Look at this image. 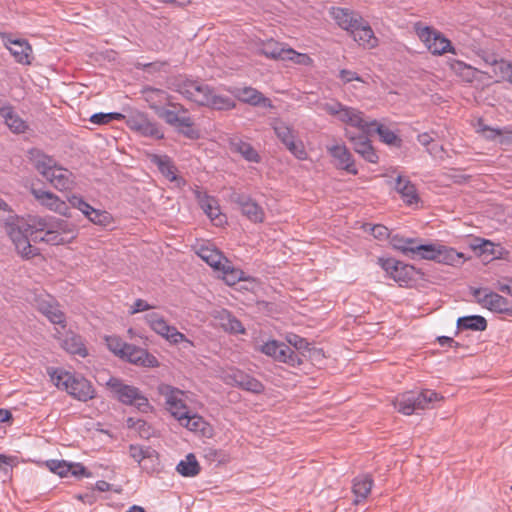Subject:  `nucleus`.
Wrapping results in <instances>:
<instances>
[{
    "label": "nucleus",
    "instance_id": "nucleus-1",
    "mask_svg": "<svg viewBox=\"0 0 512 512\" xmlns=\"http://www.w3.org/2000/svg\"><path fill=\"white\" fill-rule=\"evenodd\" d=\"M175 90L187 100L199 106H206L215 110H230L235 102L227 96L217 94L208 84L192 79H178Z\"/></svg>",
    "mask_w": 512,
    "mask_h": 512
},
{
    "label": "nucleus",
    "instance_id": "nucleus-2",
    "mask_svg": "<svg viewBox=\"0 0 512 512\" xmlns=\"http://www.w3.org/2000/svg\"><path fill=\"white\" fill-rule=\"evenodd\" d=\"M35 227L34 239H40L51 245L70 243L77 236L74 224L56 217L38 218L35 220Z\"/></svg>",
    "mask_w": 512,
    "mask_h": 512
},
{
    "label": "nucleus",
    "instance_id": "nucleus-3",
    "mask_svg": "<svg viewBox=\"0 0 512 512\" xmlns=\"http://www.w3.org/2000/svg\"><path fill=\"white\" fill-rule=\"evenodd\" d=\"M49 375L57 388L65 390L79 401L87 402L95 397L91 382L79 374L63 369H53L49 371Z\"/></svg>",
    "mask_w": 512,
    "mask_h": 512
},
{
    "label": "nucleus",
    "instance_id": "nucleus-4",
    "mask_svg": "<svg viewBox=\"0 0 512 512\" xmlns=\"http://www.w3.org/2000/svg\"><path fill=\"white\" fill-rule=\"evenodd\" d=\"M322 108L326 113L336 117L340 122L357 128L359 132H372L374 126L377 124L376 120L366 119L364 113L357 108L343 105L338 101L325 103Z\"/></svg>",
    "mask_w": 512,
    "mask_h": 512
},
{
    "label": "nucleus",
    "instance_id": "nucleus-5",
    "mask_svg": "<svg viewBox=\"0 0 512 512\" xmlns=\"http://www.w3.org/2000/svg\"><path fill=\"white\" fill-rule=\"evenodd\" d=\"M440 396L433 390L424 389L420 392L408 391L396 397L394 407L404 415H411L417 410L432 408L435 401L441 400Z\"/></svg>",
    "mask_w": 512,
    "mask_h": 512
},
{
    "label": "nucleus",
    "instance_id": "nucleus-6",
    "mask_svg": "<svg viewBox=\"0 0 512 512\" xmlns=\"http://www.w3.org/2000/svg\"><path fill=\"white\" fill-rule=\"evenodd\" d=\"M107 386L121 403L133 405L142 412H148L151 409L148 398L137 387L124 384L115 377L109 378Z\"/></svg>",
    "mask_w": 512,
    "mask_h": 512
},
{
    "label": "nucleus",
    "instance_id": "nucleus-7",
    "mask_svg": "<svg viewBox=\"0 0 512 512\" xmlns=\"http://www.w3.org/2000/svg\"><path fill=\"white\" fill-rule=\"evenodd\" d=\"M415 31L427 49L434 55H442L446 52L455 53L449 39L436 29L423 26L420 22L416 23Z\"/></svg>",
    "mask_w": 512,
    "mask_h": 512
},
{
    "label": "nucleus",
    "instance_id": "nucleus-8",
    "mask_svg": "<svg viewBox=\"0 0 512 512\" xmlns=\"http://www.w3.org/2000/svg\"><path fill=\"white\" fill-rule=\"evenodd\" d=\"M469 290L474 296L475 301L483 308L512 317V306L505 297L489 290L488 288L470 287Z\"/></svg>",
    "mask_w": 512,
    "mask_h": 512
},
{
    "label": "nucleus",
    "instance_id": "nucleus-9",
    "mask_svg": "<svg viewBox=\"0 0 512 512\" xmlns=\"http://www.w3.org/2000/svg\"><path fill=\"white\" fill-rule=\"evenodd\" d=\"M174 108L178 111L164 109L158 116L163 119L167 124L175 127L184 136L195 139L198 133L192 129L194 125L193 119L188 115V110L180 104H176Z\"/></svg>",
    "mask_w": 512,
    "mask_h": 512
},
{
    "label": "nucleus",
    "instance_id": "nucleus-10",
    "mask_svg": "<svg viewBox=\"0 0 512 512\" xmlns=\"http://www.w3.org/2000/svg\"><path fill=\"white\" fill-rule=\"evenodd\" d=\"M261 351L274 360L286 363L290 366H298L302 363L299 354L291 349L290 346L283 342L271 340L261 347Z\"/></svg>",
    "mask_w": 512,
    "mask_h": 512
},
{
    "label": "nucleus",
    "instance_id": "nucleus-11",
    "mask_svg": "<svg viewBox=\"0 0 512 512\" xmlns=\"http://www.w3.org/2000/svg\"><path fill=\"white\" fill-rule=\"evenodd\" d=\"M158 393L165 398L166 408L175 419L178 420L181 414L189 410L183 400L184 392L180 389L162 383L158 386Z\"/></svg>",
    "mask_w": 512,
    "mask_h": 512
},
{
    "label": "nucleus",
    "instance_id": "nucleus-12",
    "mask_svg": "<svg viewBox=\"0 0 512 512\" xmlns=\"http://www.w3.org/2000/svg\"><path fill=\"white\" fill-rule=\"evenodd\" d=\"M370 133L371 132L356 133L346 129L344 135L352 144L354 151L364 160L370 163H377L379 157L369 139Z\"/></svg>",
    "mask_w": 512,
    "mask_h": 512
},
{
    "label": "nucleus",
    "instance_id": "nucleus-13",
    "mask_svg": "<svg viewBox=\"0 0 512 512\" xmlns=\"http://www.w3.org/2000/svg\"><path fill=\"white\" fill-rule=\"evenodd\" d=\"M146 322L150 328L170 343L178 344L186 341V337L183 333L179 332L176 327L168 325L163 316L158 313H149L145 316Z\"/></svg>",
    "mask_w": 512,
    "mask_h": 512
},
{
    "label": "nucleus",
    "instance_id": "nucleus-14",
    "mask_svg": "<svg viewBox=\"0 0 512 512\" xmlns=\"http://www.w3.org/2000/svg\"><path fill=\"white\" fill-rule=\"evenodd\" d=\"M379 265L400 285L407 284L413 276L414 267L394 258H379Z\"/></svg>",
    "mask_w": 512,
    "mask_h": 512
},
{
    "label": "nucleus",
    "instance_id": "nucleus-15",
    "mask_svg": "<svg viewBox=\"0 0 512 512\" xmlns=\"http://www.w3.org/2000/svg\"><path fill=\"white\" fill-rule=\"evenodd\" d=\"M128 127L145 137L162 139V131L156 122L151 121L145 113L137 112L129 116L127 120Z\"/></svg>",
    "mask_w": 512,
    "mask_h": 512
},
{
    "label": "nucleus",
    "instance_id": "nucleus-16",
    "mask_svg": "<svg viewBox=\"0 0 512 512\" xmlns=\"http://www.w3.org/2000/svg\"><path fill=\"white\" fill-rule=\"evenodd\" d=\"M140 93L144 101L157 115L165 109L164 106L166 105L176 106V104L170 102L171 96L163 89L145 86Z\"/></svg>",
    "mask_w": 512,
    "mask_h": 512
},
{
    "label": "nucleus",
    "instance_id": "nucleus-17",
    "mask_svg": "<svg viewBox=\"0 0 512 512\" xmlns=\"http://www.w3.org/2000/svg\"><path fill=\"white\" fill-rule=\"evenodd\" d=\"M327 151L330 156L335 160V166L338 169L345 170L346 172L356 175L358 170L355 166L353 155L344 144H334L327 146Z\"/></svg>",
    "mask_w": 512,
    "mask_h": 512
},
{
    "label": "nucleus",
    "instance_id": "nucleus-18",
    "mask_svg": "<svg viewBox=\"0 0 512 512\" xmlns=\"http://www.w3.org/2000/svg\"><path fill=\"white\" fill-rule=\"evenodd\" d=\"M232 200L236 203L244 216L254 223L264 221L265 213L263 208L251 197L244 194H234Z\"/></svg>",
    "mask_w": 512,
    "mask_h": 512
},
{
    "label": "nucleus",
    "instance_id": "nucleus-19",
    "mask_svg": "<svg viewBox=\"0 0 512 512\" xmlns=\"http://www.w3.org/2000/svg\"><path fill=\"white\" fill-rule=\"evenodd\" d=\"M45 179L60 191L72 190L76 185V178L68 169L56 165Z\"/></svg>",
    "mask_w": 512,
    "mask_h": 512
},
{
    "label": "nucleus",
    "instance_id": "nucleus-20",
    "mask_svg": "<svg viewBox=\"0 0 512 512\" xmlns=\"http://www.w3.org/2000/svg\"><path fill=\"white\" fill-rule=\"evenodd\" d=\"M5 46L10 51L15 61L22 65H30L33 59L32 47L25 39L5 40Z\"/></svg>",
    "mask_w": 512,
    "mask_h": 512
},
{
    "label": "nucleus",
    "instance_id": "nucleus-21",
    "mask_svg": "<svg viewBox=\"0 0 512 512\" xmlns=\"http://www.w3.org/2000/svg\"><path fill=\"white\" fill-rule=\"evenodd\" d=\"M350 34L360 46L366 49H372L378 45V39L371 26L363 18L358 19V23Z\"/></svg>",
    "mask_w": 512,
    "mask_h": 512
},
{
    "label": "nucleus",
    "instance_id": "nucleus-22",
    "mask_svg": "<svg viewBox=\"0 0 512 512\" xmlns=\"http://www.w3.org/2000/svg\"><path fill=\"white\" fill-rule=\"evenodd\" d=\"M49 470L60 477L73 476H86L89 477L90 473L80 463H68L65 460H49L46 462Z\"/></svg>",
    "mask_w": 512,
    "mask_h": 512
},
{
    "label": "nucleus",
    "instance_id": "nucleus-23",
    "mask_svg": "<svg viewBox=\"0 0 512 512\" xmlns=\"http://www.w3.org/2000/svg\"><path fill=\"white\" fill-rule=\"evenodd\" d=\"M33 193L35 198L49 210L63 216H69V205L54 193L44 190H34Z\"/></svg>",
    "mask_w": 512,
    "mask_h": 512
},
{
    "label": "nucleus",
    "instance_id": "nucleus-24",
    "mask_svg": "<svg viewBox=\"0 0 512 512\" xmlns=\"http://www.w3.org/2000/svg\"><path fill=\"white\" fill-rule=\"evenodd\" d=\"M123 358H126L129 362L135 365L144 367H157L159 365L155 356L150 354L147 350L133 344H129L126 347V352Z\"/></svg>",
    "mask_w": 512,
    "mask_h": 512
},
{
    "label": "nucleus",
    "instance_id": "nucleus-25",
    "mask_svg": "<svg viewBox=\"0 0 512 512\" xmlns=\"http://www.w3.org/2000/svg\"><path fill=\"white\" fill-rule=\"evenodd\" d=\"M26 233H29L30 236H33L34 234L36 235L33 231L29 232V229H26ZM10 237L15 244L18 253L21 254L22 257L29 259L39 254L38 248L30 244L28 235L23 234L21 230L12 228L10 231Z\"/></svg>",
    "mask_w": 512,
    "mask_h": 512
},
{
    "label": "nucleus",
    "instance_id": "nucleus-26",
    "mask_svg": "<svg viewBox=\"0 0 512 512\" xmlns=\"http://www.w3.org/2000/svg\"><path fill=\"white\" fill-rule=\"evenodd\" d=\"M235 97L252 106L272 107L271 100L253 87H241L235 90Z\"/></svg>",
    "mask_w": 512,
    "mask_h": 512
},
{
    "label": "nucleus",
    "instance_id": "nucleus-27",
    "mask_svg": "<svg viewBox=\"0 0 512 512\" xmlns=\"http://www.w3.org/2000/svg\"><path fill=\"white\" fill-rule=\"evenodd\" d=\"M330 15L336 21L339 27L348 31L349 33L353 28H355L356 24L358 23V19L362 18V16L358 13L341 7H332L330 10Z\"/></svg>",
    "mask_w": 512,
    "mask_h": 512
},
{
    "label": "nucleus",
    "instance_id": "nucleus-28",
    "mask_svg": "<svg viewBox=\"0 0 512 512\" xmlns=\"http://www.w3.org/2000/svg\"><path fill=\"white\" fill-rule=\"evenodd\" d=\"M229 148L231 152L241 155L248 162L259 163L261 161V157L256 149L250 143L240 138H231L229 140Z\"/></svg>",
    "mask_w": 512,
    "mask_h": 512
},
{
    "label": "nucleus",
    "instance_id": "nucleus-29",
    "mask_svg": "<svg viewBox=\"0 0 512 512\" xmlns=\"http://www.w3.org/2000/svg\"><path fill=\"white\" fill-rule=\"evenodd\" d=\"M197 255L217 271L222 267L225 259H227L218 249L210 244L200 246Z\"/></svg>",
    "mask_w": 512,
    "mask_h": 512
},
{
    "label": "nucleus",
    "instance_id": "nucleus-30",
    "mask_svg": "<svg viewBox=\"0 0 512 512\" xmlns=\"http://www.w3.org/2000/svg\"><path fill=\"white\" fill-rule=\"evenodd\" d=\"M395 189L401 195L406 204L412 205L419 201L416 187L408 178L398 176L395 183Z\"/></svg>",
    "mask_w": 512,
    "mask_h": 512
},
{
    "label": "nucleus",
    "instance_id": "nucleus-31",
    "mask_svg": "<svg viewBox=\"0 0 512 512\" xmlns=\"http://www.w3.org/2000/svg\"><path fill=\"white\" fill-rule=\"evenodd\" d=\"M373 479L370 475L364 474L354 478L352 491L355 495L354 503L358 504L366 499L371 492Z\"/></svg>",
    "mask_w": 512,
    "mask_h": 512
},
{
    "label": "nucleus",
    "instance_id": "nucleus-32",
    "mask_svg": "<svg viewBox=\"0 0 512 512\" xmlns=\"http://www.w3.org/2000/svg\"><path fill=\"white\" fill-rule=\"evenodd\" d=\"M476 131L488 140L498 139L500 144L512 142L511 132L503 133V131L500 129L491 128L484 124V122L481 119L478 120V123L476 125Z\"/></svg>",
    "mask_w": 512,
    "mask_h": 512
},
{
    "label": "nucleus",
    "instance_id": "nucleus-33",
    "mask_svg": "<svg viewBox=\"0 0 512 512\" xmlns=\"http://www.w3.org/2000/svg\"><path fill=\"white\" fill-rule=\"evenodd\" d=\"M30 156L35 168L44 178L50 173L52 168L56 166L55 160L43 154L40 150L32 149Z\"/></svg>",
    "mask_w": 512,
    "mask_h": 512
},
{
    "label": "nucleus",
    "instance_id": "nucleus-34",
    "mask_svg": "<svg viewBox=\"0 0 512 512\" xmlns=\"http://www.w3.org/2000/svg\"><path fill=\"white\" fill-rule=\"evenodd\" d=\"M151 162L155 164L161 174L169 181L178 180L176 167L170 157L166 155H152Z\"/></svg>",
    "mask_w": 512,
    "mask_h": 512
},
{
    "label": "nucleus",
    "instance_id": "nucleus-35",
    "mask_svg": "<svg viewBox=\"0 0 512 512\" xmlns=\"http://www.w3.org/2000/svg\"><path fill=\"white\" fill-rule=\"evenodd\" d=\"M289 49L283 44L270 39L263 44L261 53L268 58L285 61L290 57L288 56Z\"/></svg>",
    "mask_w": 512,
    "mask_h": 512
},
{
    "label": "nucleus",
    "instance_id": "nucleus-36",
    "mask_svg": "<svg viewBox=\"0 0 512 512\" xmlns=\"http://www.w3.org/2000/svg\"><path fill=\"white\" fill-rule=\"evenodd\" d=\"M0 116L5 120L6 125L14 133H23L27 128L25 121L15 114L11 107H3L0 110Z\"/></svg>",
    "mask_w": 512,
    "mask_h": 512
},
{
    "label": "nucleus",
    "instance_id": "nucleus-37",
    "mask_svg": "<svg viewBox=\"0 0 512 512\" xmlns=\"http://www.w3.org/2000/svg\"><path fill=\"white\" fill-rule=\"evenodd\" d=\"M418 239L406 238L399 235H394L391 238L393 248L401 251L404 255L415 258V246H418Z\"/></svg>",
    "mask_w": 512,
    "mask_h": 512
},
{
    "label": "nucleus",
    "instance_id": "nucleus-38",
    "mask_svg": "<svg viewBox=\"0 0 512 512\" xmlns=\"http://www.w3.org/2000/svg\"><path fill=\"white\" fill-rule=\"evenodd\" d=\"M176 471L184 477H195L200 473V465L196 456L189 453L185 459L181 460L177 466Z\"/></svg>",
    "mask_w": 512,
    "mask_h": 512
},
{
    "label": "nucleus",
    "instance_id": "nucleus-39",
    "mask_svg": "<svg viewBox=\"0 0 512 512\" xmlns=\"http://www.w3.org/2000/svg\"><path fill=\"white\" fill-rule=\"evenodd\" d=\"M457 328L473 331H484L487 328V321L483 316L471 315L460 317L457 320Z\"/></svg>",
    "mask_w": 512,
    "mask_h": 512
},
{
    "label": "nucleus",
    "instance_id": "nucleus-40",
    "mask_svg": "<svg viewBox=\"0 0 512 512\" xmlns=\"http://www.w3.org/2000/svg\"><path fill=\"white\" fill-rule=\"evenodd\" d=\"M218 271L222 272L223 280L230 286L235 285L239 281L246 280L245 273L241 269L233 267L228 259H225L224 264Z\"/></svg>",
    "mask_w": 512,
    "mask_h": 512
},
{
    "label": "nucleus",
    "instance_id": "nucleus-41",
    "mask_svg": "<svg viewBox=\"0 0 512 512\" xmlns=\"http://www.w3.org/2000/svg\"><path fill=\"white\" fill-rule=\"evenodd\" d=\"M39 310L54 324H61L64 326L65 315L59 309L57 304L52 302H43L39 306Z\"/></svg>",
    "mask_w": 512,
    "mask_h": 512
},
{
    "label": "nucleus",
    "instance_id": "nucleus-42",
    "mask_svg": "<svg viewBox=\"0 0 512 512\" xmlns=\"http://www.w3.org/2000/svg\"><path fill=\"white\" fill-rule=\"evenodd\" d=\"M62 346L67 352L71 354H76L81 357H85L87 355V350L82 342L81 337L78 335L71 334L66 336V338L63 340Z\"/></svg>",
    "mask_w": 512,
    "mask_h": 512
},
{
    "label": "nucleus",
    "instance_id": "nucleus-43",
    "mask_svg": "<svg viewBox=\"0 0 512 512\" xmlns=\"http://www.w3.org/2000/svg\"><path fill=\"white\" fill-rule=\"evenodd\" d=\"M178 421L182 426L186 427L190 431H202L206 424L201 416L198 414H191L189 410L187 413L181 414Z\"/></svg>",
    "mask_w": 512,
    "mask_h": 512
},
{
    "label": "nucleus",
    "instance_id": "nucleus-44",
    "mask_svg": "<svg viewBox=\"0 0 512 512\" xmlns=\"http://www.w3.org/2000/svg\"><path fill=\"white\" fill-rule=\"evenodd\" d=\"M273 130L278 139L285 145L289 141L296 138V133L288 124L281 120H276L273 123Z\"/></svg>",
    "mask_w": 512,
    "mask_h": 512
},
{
    "label": "nucleus",
    "instance_id": "nucleus-45",
    "mask_svg": "<svg viewBox=\"0 0 512 512\" xmlns=\"http://www.w3.org/2000/svg\"><path fill=\"white\" fill-rule=\"evenodd\" d=\"M441 245L434 244H420L415 246V258L427 259V260H438Z\"/></svg>",
    "mask_w": 512,
    "mask_h": 512
},
{
    "label": "nucleus",
    "instance_id": "nucleus-46",
    "mask_svg": "<svg viewBox=\"0 0 512 512\" xmlns=\"http://www.w3.org/2000/svg\"><path fill=\"white\" fill-rule=\"evenodd\" d=\"M462 258H463L462 253H458L453 248H449V247L441 245L440 253H439L437 261L440 263L448 264V265H455V264L461 263Z\"/></svg>",
    "mask_w": 512,
    "mask_h": 512
},
{
    "label": "nucleus",
    "instance_id": "nucleus-47",
    "mask_svg": "<svg viewBox=\"0 0 512 512\" xmlns=\"http://www.w3.org/2000/svg\"><path fill=\"white\" fill-rule=\"evenodd\" d=\"M448 64L451 70L461 76L465 81H471L474 77V69L470 65L459 60H450Z\"/></svg>",
    "mask_w": 512,
    "mask_h": 512
},
{
    "label": "nucleus",
    "instance_id": "nucleus-48",
    "mask_svg": "<svg viewBox=\"0 0 512 512\" xmlns=\"http://www.w3.org/2000/svg\"><path fill=\"white\" fill-rule=\"evenodd\" d=\"M154 454L155 451L151 448H144L139 445H130L129 447L130 457L139 464H141L145 459L153 457Z\"/></svg>",
    "mask_w": 512,
    "mask_h": 512
},
{
    "label": "nucleus",
    "instance_id": "nucleus-49",
    "mask_svg": "<svg viewBox=\"0 0 512 512\" xmlns=\"http://www.w3.org/2000/svg\"><path fill=\"white\" fill-rule=\"evenodd\" d=\"M87 218L92 223L100 226H108L112 221V217L107 211H101L95 208L90 211V214L87 216Z\"/></svg>",
    "mask_w": 512,
    "mask_h": 512
},
{
    "label": "nucleus",
    "instance_id": "nucleus-50",
    "mask_svg": "<svg viewBox=\"0 0 512 512\" xmlns=\"http://www.w3.org/2000/svg\"><path fill=\"white\" fill-rule=\"evenodd\" d=\"M285 147L288 149V151L293 154L297 159L299 160H306L307 159V152L305 150L304 144L301 140H296L294 138L293 140L289 141L285 144Z\"/></svg>",
    "mask_w": 512,
    "mask_h": 512
},
{
    "label": "nucleus",
    "instance_id": "nucleus-51",
    "mask_svg": "<svg viewBox=\"0 0 512 512\" xmlns=\"http://www.w3.org/2000/svg\"><path fill=\"white\" fill-rule=\"evenodd\" d=\"M372 131H376L380 136V139L386 144H395L398 140L397 135L392 130L382 124H379L378 122Z\"/></svg>",
    "mask_w": 512,
    "mask_h": 512
},
{
    "label": "nucleus",
    "instance_id": "nucleus-52",
    "mask_svg": "<svg viewBox=\"0 0 512 512\" xmlns=\"http://www.w3.org/2000/svg\"><path fill=\"white\" fill-rule=\"evenodd\" d=\"M201 207L211 220H216L220 216L219 207L214 198L207 197L201 201Z\"/></svg>",
    "mask_w": 512,
    "mask_h": 512
},
{
    "label": "nucleus",
    "instance_id": "nucleus-53",
    "mask_svg": "<svg viewBox=\"0 0 512 512\" xmlns=\"http://www.w3.org/2000/svg\"><path fill=\"white\" fill-rule=\"evenodd\" d=\"M107 346L110 351H112L115 355H119L123 358L126 347L129 345L128 343L123 342L120 338L116 336H110L106 338Z\"/></svg>",
    "mask_w": 512,
    "mask_h": 512
},
{
    "label": "nucleus",
    "instance_id": "nucleus-54",
    "mask_svg": "<svg viewBox=\"0 0 512 512\" xmlns=\"http://www.w3.org/2000/svg\"><path fill=\"white\" fill-rule=\"evenodd\" d=\"M240 388L253 393H261L264 390V386L260 381L246 373Z\"/></svg>",
    "mask_w": 512,
    "mask_h": 512
},
{
    "label": "nucleus",
    "instance_id": "nucleus-55",
    "mask_svg": "<svg viewBox=\"0 0 512 512\" xmlns=\"http://www.w3.org/2000/svg\"><path fill=\"white\" fill-rule=\"evenodd\" d=\"M124 115L117 112L112 113H96L90 117V121L97 125L107 124L113 120H121Z\"/></svg>",
    "mask_w": 512,
    "mask_h": 512
},
{
    "label": "nucleus",
    "instance_id": "nucleus-56",
    "mask_svg": "<svg viewBox=\"0 0 512 512\" xmlns=\"http://www.w3.org/2000/svg\"><path fill=\"white\" fill-rule=\"evenodd\" d=\"M494 66V72H499L501 77L505 80H508L509 76L512 75V63L503 59L494 60L492 62Z\"/></svg>",
    "mask_w": 512,
    "mask_h": 512
},
{
    "label": "nucleus",
    "instance_id": "nucleus-57",
    "mask_svg": "<svg viewBox=\"0 0 512 512\" xmlns=\"http://www.w3.org/2000/svg\"><path fill=\"white\" fill-rule=\"evenodd\" d=\"M68 201L72 207L80 210L86 217L90 214V211L94 209L81 196L72 195L68 198Z\"/></svg>",
    "mask_w": 512,
    "mask_h": 512
},
{
    "label": "nucleus",
    "instance_id": "nucleus-58",
    "mask_svg": "<svg viewBox=\"0 0 512 512\" xmlns=\"http://www.w3.org/2000/svg\"><path fill=\"white\" fill-rule=\"evenodd\" d=\"M364 229L366 231H370L371 234L379 240H384L389 237V229L381 224L371 225V224H365Z\"/></svg>",
    "mask_w": 512,
    "mask_h": 512
},
{
    "label": "nucleus",
    "instance_id": "nucleus-59",
    "mask_svg": "<svg viewBox=\"0 0 512 512\" xmlns=\"http://www.w3.org/2000/svg\"><path fill=\"white\" fill-rule=\"evenodd\" d=\"M223 327L225 330L232 333H244L245 329L242 323L231 314H227L226 322H223Z\"/></svg>",
    "mask_w": 512,
    "mask_h": 512
},
{
    "label": "nucleus",
    "instance_id": "nucleus-60",
    "mask_svg": "<svg viewBox=\"0 0 512 512\" xmlns=\"http://www.w3.org/2000/svg\"><path fill=\"white\" fill-rule=\"evenodd\" d=\"M288 56L290 57L287 58V60L292 61L296 64L310 65L312 63V59L310 58V56H308L307 54L298 53L292 48L289 49Z\"/></svg>",
    "mask_w": 512,
    "mask_h": 512
},
{
    "label": "nucleus",
    "instance_id": "nucleus-61",
    "mask_svg": "<svg viewBox=\"0 0 512 512\" xmlns=\"http://www.w3.org/2000/svg\"><path fill=\"white\" fill-rule=\"evenodd\" d=\"M245 373L240 370H231L225 376L226 383L240 388Z\"/></svg>",
    "mask_w": 512,
    "mask_h": 512
},
{
    "label": "nucleus",
    "instance_id": "nucleus-62",
    "mask_svg": "<svg viewBox=\"0 0 512 512\" xmlns=\"http://www.w3.org/2000/svg\"><path fill=\"white\" fill-rule=\"evenodd\" d=\"M288 343L295 347L297 350H306L308 349L309 343L305 338H302L296 334H291L287 336Z\"/></svg>",
    "mask_w": 512,
    "mask_h": 512
},
{
    "label": "nucleus",
    "instance_id": "nucleus-63",
    "mask_svg": "<svg viewBox=\"0 0 512 512\" xmlns=\"http://www.w3.org/2000/svg\"><path fill=\"white\" fill-rule=\"evenodd\" d=\"M339 78L345 84L350 83L354 80L363 82L362 78L356 72L347 69H342L339 72Z\"/></svg>",
    "mask_w": 512,
    "mask_h": 512
},
{
    "label": "nucleus",
    "instance_id": "nucleus-64",
    "mask_svg": "<svg viewBox=\"0 0 512 512\" xmlns=\"http://www.w3.org/2000/svg\"><path fill=\"white\" fill-rule=\"evenodd\" d=\"M476 242L477 243L474 245L475 249H480L481 252H483V253L494 254V251H493L494 243L493 242H491L490 240L481 239V238H477Z\"/></svg>",
    "mask_w": 512,
    "mask_h": 512
}]
</instances>
